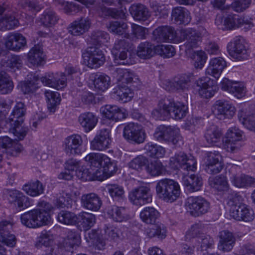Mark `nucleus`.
<instances>
[{
  "instance_id": "f257e3e1",
  "label": "nucleus",
  "mask_w": 255,
  "mask_h": 255,
  "mask_svg": "<svg viewBox=\"0 0 255 255\" xmlns=\"http://www.w3.org/2000/svg\"><path fill=\"white\" fill-rule=\"evenodd\" d=\"M84 160L90 166V173L99 180L111 177L118 170L117 161L102 153H90L84 157Z\"/></svg>"
},
{
  "instance_id": "f03ea898",
  "label": "nucleus",
  "mask_w": 255,
  "mask_h": 255,
  "mask_svg": "<svg viewBox=\"0 0 255 255\" xmlns=\"http://www.w3.org/2000/svg\"><path fill=\"white\" fill-rule=\"evenodd\" d=\"M37 206L38 208L21 214L20 220L22 225L29 228H37L50 223L52 205L48 202L41 201Z\"/></svg>"
},
{
  "instance_id": "7ed1b4c3",
  "label": "nucleus",
  "mask_w": 255,
  "mask_h": 255,
  "mask_svg": "<svg viewBox=\"0 0 255 255\" xmlns=\"http://www.w3.org/2000/svg\"><path fill=\"white\" fill-rule=\"evenodd\" d=\"M187 110V107L183 103L167 99L160 101L152 115L160 120H164L168 116L175 120H180L185 116Z\"/></svg>"
},
{
  "instance_id": "20e7f679",
  "label": "nucleus",
  "mask_w": 255,
  "mask_h": 255,
  "mask_svg": "<svg viewBox=\"0 0 255 255\" xmlns=\"http://www.w3.org/2000/svg\"><path fill=\"white\" fill-rule=\"evenodd\" d=\"M156 191L159 198L167 202L172 203L178 198L180 188L178 183L174 180L165 178L156 184Z\"/></svg>"
},
{
  "instance_id": "39448f33",
  "label": "nucleus",
  "mask_w": 255,
  "mask_h": 255,
  "mask_svg": "<svg viewBox=\"0 0 255 255\" xmlns=\"http://www.w3.org/2000/svg\"><path fill=\"white\" fill-rule=\"evenodd\" d=\"M228 211L231 217L245 222L250 223L255 218L254 210L245 204L239 202V198L234 197L228 203Z\"/></svg>"
},
{
  "instance_id": "423d86ee",
  "label": "nucleus",
  "mask_w": 255,
  "mask_h": 255,
  "mask_svg": "<svg viewBox=\"0 0 255 255\" xmlns=\"http://www.w3.org/2000/svg\"><path fill=\"white\" fill-rule=\"evenodd\" d=\"M153 136L159 141H164L175 145H180L183 143L179 129L171 126L160 125L155 129Z\"/></svg>"
},
{
  "instance_id": "0eeeda50",
  "label": "nucleus",
  "mask_w": 255,
  "mask_h": 255,
  "mask_svg": "<svg viewBox=\"0 0 255 255\" xmlns=\"http://www.w3.org/2000/svg\"><path fill=\"white\" fill-rule=\"evenodd\" d=\"M82 58L87 66L92 69L98 68L106 60L103 51L98 46L88 47L83 52Z\"/></svg>"
},
{
  "instance_id": "6e6552de",
  "label": "nucleus",
  "mask_w": 255,
  "mask_h": 255,
  "mask_svg": "<svg viewBox=\"0 0 255 255\" xmlns=\"http://www.w3.org/2000/svg\"><path fill=\"white\" fill-rule=\"evenodd\" d=\"M170 166L174 169L181 168L184 170L194 171L196 169V161L192 156H187L183 152L176 153L170 157Z\"/></svg>"
},
{
  "instance_id": "1a4fd4ad",
  "label": "nucleus",
  "mask_w": 255,
  "mask_h": 255,
  "mask_svg": "<svg viewBox=\"0 0 255 255\" xmlns=\"http://www.w3.org/2000/svg\"><path fill=\"white\" fill-rule=\"evenodd\" d=\"M130 42L128 39H121L115 42L112 53L114 56V62L118 65H129L128 59Z\"/></svg>"
},
{
  "instance_id": "9d476101",
  "label": "nucleus",
  "mask_w": 255,
  "mask_h": 255,
  "mask_svg": "<svg viewBox=\"0 0 255 255\" xmlns=\"http://www.w3.org/2000/svg\"><path fill=\"white\" fill-rule=\"evenodd\" d=\"M128 198L133 205L140 206L151 203L152 195L149 187L140 186L133 189L129 193Z\"/></svg>"
},
{
  "instance_id": "9b49d317",
  "label": "nucleus",
  "mask_w": 255,
  "mask_h": 255,
  "mask_svg": "<svg viewBox=\"0 0 255 255\" xmlns=\"http://www.w3.org/2000/svg\"><path fill=\"white\" fill-rule=\"evenodd\" d=\"M187 204L191 215L195 217L207 213L210 209L209 202L201 196L188 197Z\"/></svg>"
},
{
  "instance_id": "f8f14e48",
  "label": "nucleus",
  "mask_w": 255,
  "mask_h": 255,
  "mask_svg": "<svg viewBox=\"0 0 255 255\" xmlns=\"http://www.w3.org/2000/svg\"><path fill=\"white\" fill-rule=\"evenodd\" d=\"M179 34L178 42L186 40L185 43L186 51L197 48L201 43V33L193 28L182 29Z\"/></svg>"
},
{
  "instance_id": "ddd939ff",
  "label": "nucleus",
  "mask_w": 255,
  "mask_h": 255,
  "mask_svg": "<svg viewBox=\"0 0 255 255\" xmlns=\"http://www.w3.org/2000/svg\"><path fill=\"white\" fill-rule=\"evenodd\" d=\"M246 41L241 36H237L228 44L227 48L229 52L242 60L248 59L250 51L245 46Z\"/></svg>"
},
{
  "instance_id": "4468645a",
  "label": "nucleus",
  "mask_w": 255,
  "mask_h": 255,
  "mask_svg": "<svg viewBox=\"0 0 255 255\" xmlns=\"http://www.w3.org/2000/svg\"><path fill=\"white\" fill-rule=\"evenodd\" d=\"M243 132L239 128L235 127L228 129L225 135L224 149L228 151L235 152L240 146V141L243 139Z\"/></svg>"
},
{
  "instance_id": "2eb2a0df",
  "label": "nucleus",
  "mask_w": 255,
  "mask_h": 255,
  "mask_svg": "<svg viewBox=\"0 0 255 255\" xmlns=\"http://www.w3.org/2000/svg\"><path fill=\"white\" fill-rule=\"evenodd\" d=\"M179 35L175 29L169 26H162L153 31V38L157 42H178Z\"/></svg>"
},
{
  "instance_id": "dca6fc26",
  "label": "nucleus",
  "mask_w": 255,
  "mask_h": 255,
  "mask_svg": "<svg viewBox=\"0 0 255 255\" xmlns=\"http://www.w3.org/2000/svg\"><path fill=\"white\" fill-rule=\"evenodd\" d=\"M123 136L128 142L139 144L145 140V133L137 124L130 123L125 126Z\"/></svg>"
},
{
  "instance_id": "f3484780",
  "label": "nucleus",
  "mask_w": 255,
  "mask_h": 255,
  "mask_svg": "<svg viewBox=\"0 0 255 255\" xmlns=\"http://www.w3.org/2000/svg\"><path fill=\"white\" fill-rule=\"evenodd\" d=\"M243 26L246 30L251 28L253 26L252 19L249 16L231 14L224 19V30L233 29Z\"/></svg>"
},
{
  "instance_id": "a211bd4d",
  "label": "nucleus",
  "mask_w": 255,
  "mask_h": 255,
  "mask_svg": "<svg viewBox=\"0 0 255 255\" xmlns=\"http://www.w3.org/2000/svg\"><path fill=\"white\" fill-rule=\"evenodd\" d=\"M83 139L78 134H74L66 137L64 142V150L69 156L79 155L82 153Z\"/></svg>"
},
{
  "instance_id": "6ab92c4d",
  "label": "nucleus",
  "mask_w": 255,
  "mask_h": 255,
  "mask_svg": "<svg viewBox=\"0 0 255 255\" xmlns=\"http://www.w3.org/2000/svg\"><path fill=\"white\" fill-rule=\"evenodd\" d=\"M4 44L7 49L17 52L23 49L26 46V40L22 34L11 32L4 38Z\"/></svg>"
},
{
  "instance_id": "aec40b11",
  "label": "nucleus",
  "mask_w": 255,
  "mask_h": 255,
  "mask_svg": "<svg viewBox=\"0 0 255 255\" xmlns=\"http://www.w3.org/2000/svg\"><path fill=\"white\" fill-rule=\"evenodd\" d=\"M110 133V130L107 128L99 130L91 141V148L102 151L109 148L111 143Z\"/></svg>"
},
{
  "instance_id": "412c9836",
  "label": "nucleus",
  "mask_w": 255,
  "mask_h": 255,
  "mask_svg": "<svg viewBox=\"0 0 255 255\" xmlns=\"http://www.w3.org/2000/svg\"><path fill=\"white\" fill-rule=\"evenodd\" d=\"M195 84L198 94L201 97L208 99L214 95L215 90L213 86L215 82L210 77H202L196 81Z\"/></svg>"
},
{
  "instance_id": "4be33fe9",
  "label": "nucleus",
  "mask_w": 255,
  "mask_h": 255,
  "mask_svg": "<svg viewBox=\"0 0 255 255\" xmlns=\"http://www.w3.org/2000/svg\"><path fill=\"white\" fill-rule=\"evenodd\" d=\"M100 112L107 119L115 121L124 119L127 115L125 109L120 108L116 105H107L101 108Z\"/></svg>"
},
{
  "instance_id": "5701e85b",
  "label": "nucleus",
  "mask_w": 255,
  "mask_h": 255,
  "mask_svg": "<svg viewBox=\"0 0 255 255\" xmlns=\"http://www.w3.org/2000/svg\"><path fill=\"white\" fill-rule=\"evenodd\" d=\"M221 156L209 153L206 157L204 164V169L209 174H215L219 173L223 168L221 162Z\"/></svg>"
},
{
  "instance_id": "b1692460",
  "label": "nucleus",
  "mask_w": 255,
  "mask_h": 255,
  "mask_svg": "<svg viewBox=\"0 0 255 255\" xmlns=\"http://www.w3.org/2000/svg\"><path fill=\"white\" fill-rule=\"evenodd\" d=\"M117 78L123 83L131 84L134 87L138 88L141 85L138 76L133 72L128 69L116 68L114 69Z\"/></svg>"
},
{
  "instance_id": "393cba45",
  "label": "nucleus",
  "mask_w": 255,
  "mask_h": 255,
  "mask_svg": "<svg viewBox=\"0 0 255 255\" xmlns=\"http://www.w3.org/2000/svg\"><path fill=\"white\" fill-rule=\"evenodd\" d=\"M12 225L5 221L0 223V242L9 247H13L16 243L15 236L11 234Z\"/></svg>"
},
{
  "instance_id": "a878e982",
  "label": "nucleus",
  "mask_w": 255,
  "mask_h": 255,
  "mask_svg": "<svg viewBox=\"0 0 255 255\" xmlns=\"http://www.w3.org/2000/svg\"><path fill=\"white\" fill-rule=\"evenodd\" d=\"M91 24L90 19L88 17H82L70 24L68 31L73 35L79 36L89 30Z\"/></svg>"
},
{
  "instance_id": "bb28decb",
  "label": "nucleus",
  "mask_w": 255,
  "mask_h": 255,
  "mask_svg": "<svg viewBox=\"0 0 255 255\" xmlns=\"http://www.w3.org/2000/svg\"><path fill=\"white\" fill-rule=\"evenodd\" d=\"M81 201L84 208L93 211H98L102 204L100 198L93 193L83 195Z\"/></svg>"
},
{
  "instance_id": "cd10ccee",
  "label": "nucleus",
  "mask_w": 255,
  "mask_h": 255,
  "mask_svg": "<svg viewBox=\"0 0 255 255\" xmlns=\"http://www.w3.org/2000/svg\"><path fill=\"white\" fill-rule=\"evenodd\" d=\"M191 81L189 75L184 74L178 75L170 81L168 82V86L170 87L169 91H182L187 90Z\"/></svg>"
},
{
  "instance_id": "c85d7f7f",
  "label": "nucleus",
  "mask_w": 255,
  "mask_h": 255,
  "mask_svg": "<svg viewBox=\"0 0 255 255\" xmlns=\"http://www.w3.org/2000/svg\"><path fill=\"white\" fill-rule=\"evenodd\" d=\"M78 122L86 132L92 130L98 122V117L93 113L85 112L78 117Z\"/></svg>"
},
{
  "instance_id": "c756f323",
  "label": "nucleus",
  "mask_w": 255,
  "mask_h": 255,
  "mask_svg": "<svg viewBox=\"0 0 255 255\" xmlns=\"http://www.w3.org/2000/svg\"><path fill=\"white\" fill-rule=\"evenodd\" d=\"M224 91L232 94L237 99H242L245 96L246 89L244 84L233 83L224 78Z\"/></svg>"
},
{
  "instance_id": "7c9ffc66",
  "label": "nucleus",
  "mask_w": 255,
  "mask_h": 255,
  "mask_svg": "<svg viewBox=\"0 0 255 255\" xmlns=\"http://www.w3.org/2000/svg\"><path fill=\"white\" fill-rule=\"evenodd\" d=\"M183 184L185 190L189 192L198 191L203 185L202 178L198 175H187L183 178Z\"/></svg>"
},
{
  "instance_id": "2f4dec72",
  "label": "nucleus",
  "mask_w": 255,
  "mask_h": 255,
  "mask_svg": "<svg viewBox=\"0 0 255 255\" xmlns=\"http://www.w3.org/2000/svg\"><path fill=\"white\" fill-rule=\"evenodd\" d=\"M28 62L33 66H40L45 62L44 54L41 47L39 45H34L32 47L27 54Z\"/></svg>"
},
{
  "instance_id": "473e14b6",
  "label": "nucleus",
  "mask_w": 255,
  "mask_h": 255,
  "mask_svg": "<svg viewBox=\"0 0 255 255\" xmlns=\"http://www.w3.org/2000/svg\"><path fill=\"white\" fill-rule=\"evenodd\" d=\"M4 10V8L0 5V30H11L18 26L19 22L14 16L9 14L1 15Z\"/></svg>"
},
{
  "instance_id": "72a5a7b5",
  "label": "nucleus",
  "mask_w": 255,
  "mask_h": 255,
  "mask_svg": "<svg viewBox=\"0 0 255 255\" xmlns=\"http://www.w3.org/2000/svg\"><path fill=\"white\" fill-rule=\"evenodd\" d=\"M222 62L223 58L222 57L212 59L210 61L209 66L206 70V75L212 76L216 79H218L223 70Z\"/></svg>"
},
{
  "instance_id": "f704fd0d",
  "label": "nucleus",
  "mask_w": 255,
  "mask_h": 255,
  "mask_svg": "<svg viewBox=\"0 0 255 255\" xmlns=\"http://www.w3.org/2000/svg\"><path fill=\"white\" fill-rule=\"evenodd\" d=\"M115 98L122 103L130 101L133 97V92L127 86L119 85L114 89Z\"/></svg>"
},
{
  "instance_id": "c9c22d12",
  "label": "nucleus",
  "mask_w": 255,
  "mask_h": 255,
  "mask_svg": "<svg viewBox=\"0 0 255 255\" xmlns=\"http://www.w3.org/2000/svg\"><path fill=\"white\" fill-rule=\"evenodd\" d=\"M99 12L103 17H111L113 18L125 19L126 18L127 9L126 8H121L118 9L115 8L107 7L103 4L100 5L99 7Z\"/></svg>"
},
{
  "instance_id": "e433bc0d",
  "label": "nucleus",
  "mask_w": 255,
  "mask_h": 255,
  "mask_svg": "<svg viewBox=\"0 0 255 255\" xmlns=\"http://www.w3.org/2000/svg\"><path fill=\"white\" fill-rule=\"evenodd\" d=\"M171 16L172 19L177 24H187L190 21L191 18L188 11L184 7L177 6L173 8Z\"/></svg>"
},
{
  "instance_id": "4c0bfd02",
  "label": "nucleus",
  "mask_w": 255,
  "mask_h": 255,
  "mask_svg": "<svg viewBox=\"0 0 255 255\" xmlns=\"http://www.w3.org/2000/svg\"><path fill=\"white\" fill-rule=\"evenodd\" d=\"M26 108L22 102H17L13 108V109L8 118V123L24 121Z\"/></svg>"
},
{
  "instance_id": "58836bf2",
  "label": "nucleus",
  "mask_w": 255,
  "mask_h": 255,
  "mask_svg": "<svg viewBox=\"0 0 255 255\" xmlns=\"http://www.w3.org/2000/svg\"><path fill=\"white\" fill-rule=\"evenodd\" d=\"M93 80L94 88L97 91L104 92L110 87L111 78L103 73H96L94 75Z\"/></svg>"
},
{
  "instance_id": "ea45409f",
  "label": "nucleus",
  "mask_w": 255,
  "mask_h": 255,
  "mask_svg": "<svg viewBox=\"0 0 255 255\" xmlns=\"http://www.w3.org/2000/svg\"><path fill=\"white\" fill-rule=\"evenodd\" d=\"M129 11L134 19L138 21H145L150 16L147 8L141 4L131 5Z\"/></svg>"
},
{
  "instance_id": "a19ab883",
  "label": "nucleus",
  "mask_w": 255,
  "mask_h": 255,
  "mask_svg": "<svg viewBox=\"0 0 255 255\" xmlns=\"http://www.w3.org/2000/svg\"><path fill=\"white\" fill-rule=\"evenodd\" d=\"M9 131L12 133L18 140L24 139L28 131V128L25 126L24 121L9 122Z\"/></svg>"
},
{
  "instance_id": "79ce46f5",
  "label": "nucleus",
  "mask_w": 255,
  "mask_h": 255,
  "mask_svg": "<svg viewBox=\"0 0 255 255\" xmlns=\"http://www.w3.org/2000/svg\"><path fill=\"white\" fill-rule=\"evenodd\" d=\"M231 180L233 185L239 188H247L255 186V178L245 174L234 177Z\"/></svg>"
},
{
  "instance_id": "37998d69",
  "label": "nucleus",
  "mask_w": 255,
  "mask_h": 255,
  "mask_svg": "<svg viewBox=\"0 0 255 255\" xmlns=\"http://www.w3.org/2000/svg\"><path fill=\"white\" fill-rule=\"evenodd\" d=\"M159 217L158 211L152 207H145L140 213L141 220L147 224H154Z\"/></svg>"
},
{
  "instance_id": "c03bdc74",
  "label": "nucleus",
  "mask_w": 255,
  "mask_h": 255,
  "mask_svg": "<svg viewBox=\"0 0 255 255\" xmlns=\"http://www.w3.org/2000/svg\"><path fill=\"white\" fill-rule=\"evenodd\" d=\"M46 100L48 110L51 113H54L57 106L60 104L61 97L60 94L57 92L46 90L44 93Z\"/></svg>"
},
{
  "instance_id": "a18cd8bd",
  "label": "nucleus",
  "mask_w": 255,
  "mask_h": 255,
  "mask_svg": "<svg viewBox=\"0 0 255 255\" xmlns=\"http://www.w3.org/2000/svg\"><path fill=\"white\" fill-rule=\"evenodd\" d=\"M105 191L107 192L114 201L121 202L125 198V190L123 187L117 184L106 185Z\"/></svg>"
},
{
  "instance_id": "49530a36",
  "label": "nucleus",
  "mask_w": 255,
  "mask_h": 255,
  "mask_svg": "<svg viewBox=\"0 0 255 255\" xmlns=\"http://www.w3.org/2000/svg\"><path fill=\"white\" fill-rule=\"evenodd\" d=\"M44 187L38 180L30 182L24 184L22 189L28 195L35 197L43 193Z\"/></svg>"
},
{
  "instance_id": "de8ad7c7",
  "label": "nucleus",
  "mask_w": 255,
  "mask_h": 255,
  "mask_svg": "<svg viewBox=\"0 0 255 255\" xmlns=\"http://www.w3.org/2000/svg\"><path fill=\"white\" fill-rule=\"evenodd\" d=\"M221 135V130L213 125L206 130L204 137L208 145H213L220 140Z\"/></svg>"
},
{
  "instance_id": "09e8293b",
  "label": "nucleus",
  "mask_w": 255,
  "mask_h": 255,
  "mask_svg": "<svg viewBox=\"0 0 255 255\" xmlns=\"http://www.w3.org/2000/svg\"><path fill=\"white\" fill-rule=\"evenodd\" d=\"M109 217L117 222H122L127 219L126 209L123 207L111 206L107 209Z\"/></svg>"
},
{
  "instance_id": "8fccbe9b",
  "label": "nucleus",
  "mask_w": 255,
  "mask_h": 255,
  "mask_svg": "<svg viewBox=\"0 0 255 255\" xmlns=\"http://www.w3.org/2000/svg\"><path fill=\"white\" fill-rule=\"evenodd\" d=\"M53 241V236L51 233L49 231L43 230L36 238L35 247L38 249H41L43 247H49L52 244Z\"/></svg>"
},
{
  "instance_id": "3c124183",
  "label": "nucleus",
  "mask_w": 255,
  "mask_h": 255,
  "mask_svg": "<svg viewBox=\"0 0 255 255\" xmlns=\"http://www.w3.org/2000/svg\"><path fill=\"white\" fill-rule=\"evenodd\" d=\"M59 18L52 9H46L41 15L40 21L45 27H51L58 21Z\"/></svg>"
},
{
  "instance_id": "603ef678",
  "label": "nucleus",
  "mask_w": 255,
  "mask_h": 255,
  "mask_svg": "<svg viewBox=\"0 0 255 255\" xmlns=\"http://www.w3.org/2000/svg\"><path fill=\"white\" fill-rule=\"evenodd\" d=\"M53 203L57 208H69L72 207L73 200L70 194L62 192L57 194L53 200Z\"/></svg>"
},
{
  "instance_id": "864d4df0",
  "label": "nucleus",
  "mask_w": 255,
  "mask_h": 255,
  "mask_svg": "<svg viewBox=\"0 0 255 255\" xmlns=\"http://www.w3.org/2000/svg\"><path fill=\"white\" fill-rule=\"evenodd\" d=\"M155 46L149 42L141 43L138 46L137 54L141 58L147 59L154 54Z\"/></svg>"
},
{
  "instance_id": "5fc2aeb1",
  "label": "nucleus",
  "mask_w": 255,
  "mask_h": 255,
  "mask_svg": "<svg viewBox=\"0 0 255 255\" xmlns=\"http://www.w3.org/2000/svg\"><path fill=\"white\" fill-rule=\"evenodd\" d=\"M144 150L145 153L151 157L161 158L165 153L163 147L152 142L147 143L144 146Z\"/></svg>"
},
{
  "instance_id": "6e6d98bb",
  "label": "nucleus",
  "mask_w": 255,
  "mask_h": 255,
  "mask_svg": "<svg viewBox=\"0 0 255 255\" xmlns=\"http://www.w3.org/2000/svg\"><path fill=\"white\" fill-rule=\"evenodd\" d=\"M13 88V82L9 76L4 71H0V93H9Z\"/></svg>"
},
{
  "instance_id": "4d7b16f0",
  "label": "nucleus",
  "mask_w": 255,
  "mask_h": 255,
  "mask_svg": "<svg viewBox=\"0 0 255 255\" xmlns=\"http://www.w3.org/2000/svg\"><path fill=\"white\" fill-rule=\"evenodd\" d=\"M80 243V236L78 232L73 230L68 231L64 243L67 251H70V249L78 246Z\"/></svg>"
},
{
  "instance_id": "13d9d810",
  "label": "nucleus",
  "mask_w": 255,
  "mask_h": 255,
  "mask_svg": "<svg viewBox=\"0 0 255 255\" xmlns=\"http://www.w3.org/2000/svg\"><path fill=\"white\" fill-rule=\"evenodd\" d=\"M166 233V228L161 223L154 225L152 228L147 230L146 231V235L149 238H157L160 240L165 238Z\"/></svg>"
},
{
  "instance_id": "bf43d9fd",
  "label": "nucleus",
  "mask_w": 255,
  "mask_h": 255,
  "mask_svg": "<svg viewBox=\"0 0 255 255\" xmlns=\"http://www.w3.org/2000/svg\"><path fill=\"white\" fill-rule=\"evenodd\" d=\"M109 39V34L107 32L101 30H95L91 33L89 40L97 46L108 42Z\"/></svg>"
},
{
  "instance_id": "052dcab7",
  "label": "nucleus",
  "mask_w": 255,
  "mask_h": 255,
  "mask_svg": "<svg viewBox=\"0 0 255 255\" xmlns=\"http://www.w3.org/2000/svg\"><path fill=\"white\" fill-rule=\"evenodd\" d=\"M22 58L19 55H13L7 60L3 62V65L7 70L11 71H15L20 69L22 66Z\"/></svg>"
},
{
  "instance_id": "680f3d73",
  "label": "nucleus",
  "mask_w": 255,
  "mask_h": 255,
  "mask_svg": "<svg viewBox=\"0 0 255 255\" xmlns=\"http://www.w3.org/2000/svg\"><path fill=\"white\" fill-rule=\"evenodd\" d=\"M78 219V217L74 213L67 211L62 210L57 215L58 221L65 225H75Z\"/></svg>"
},
{
  "instance_id": "e2e57ef3",
  "label": "nucleus",
  "mask_w": 255,
  "mask_h": 255,
  "mask_svg": "<svg viewBox=\"0 0 255 255\" xmlns=\"http://www.w3.org/2000/svg\"><path fill=\"white\" fill-rule=\"evenodd\" d=\"M79 222L84 230H88L94 226L96 222L95 216L92 214L83 212L79 216Z\"/></svg>"
},
{
  "instance_id": "0e129e2a",
  "label": "nucleus",
  "mask_w": 255,
  "mask_h": 255,
  "mask_svg": "<svg viewBox=\"0 0 255 255\" xmlns=\"http://www.w3.org/2000/svg\"><path fill=\"white\" fill-rule=\"evenodd\" d=\"M145 169L147 172L152 176L161 175L164 169L162 163L158 160H154L148 163Z\"/></svg>"
},
{
  "instance_id": "69168bd1",
  "label": "nucleus",
  "mask_w": 255,
  "mask_h": 255,
  "mask_svg": "<svg viewBox=\"0 0 255 255\" xmlns=\"http://www.w3.org/2000/svg\"><path fill=\"white\" fill-rule=\"evenodd\" d=\"M239 120L247 129L255 131V118L253 115H247L243 111L239 113Z\"/></svg>"
},
{
  "instance_id": "338daca9",
  "label": "nucleus",
  "mask_w": 255,
  "mask_h": 255,
  "mask_svg": "<svg viewBox=\"0 0 255 255\" xmlns=\"http://www.w3.org/2000/svg\"><path fill=\"white\" fill-rule=\"evenodd\" d=\"M209 182L211 187L218 192V195H220L221 198L223 193V174H221L215 177H210Z\"/></svg>"
},
{
  "instance_id": "774afa93",
  "label": "nucleus",
  "mask_w": 255,
  "mask_h": 255,
  "mask_svg": "<svg viewBox=\"0 0 255 255\" xmlns=\"http://www.w3.org/2000/svg\"><path fill=\"white\" fill-rule=\"evenodd\" d=\"M204 227V225L201 223L193 225L186 233V240H190L194 238H200L203 235L202 232Z\"/></svg>"
}]
</instances>
